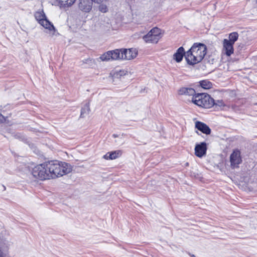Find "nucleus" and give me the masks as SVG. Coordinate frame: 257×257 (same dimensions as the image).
Instances as JSON below:
<instances>
[{
    "label": "nucleus",
    "instance_id": "obj_25",
    "mask_svg": "<svg viewBox=\"0 0 257 257\" xmlns=\"http://www.w3.org/2000/svg\"><path fill=\"white\" fill-rule=\"evenodd\" d=\"M98 10L100 12L103 13H105L107 12L108 10L107 6L104 4H101L99 6Z\"/></svg>",
    "mask_w": 257,
    "mask_h": 257
},
{
    "label": "nucleus",
    "instance_id": "obj_19",
    "mask_svg": "<svg viewBox=\"0 0 257 257\" xmlns=\"http://www.w3.org/2000/svg\"><path fill=\"white\" fill-rule=\"evenodd\" d=\"M127 74V71L125 70H119L115 71L112 74V77L114 78H120L122 76H125Z\"/></svg>",
    "mask_w": 257,
    "mask_h": 257
},
{
    "label": "nucleus",
    "instance_id": "obj_16",
    "mask_svg": "<svg viewBox=\"0 0 257 257\" xmlns=\"http://www.w3.org/2000/svg\"><path fill=\"white\" fill-rule=\"evenodd\" d=\"M184 49L182 47H180L177 50V52L174 54V59L177 62H180L182 61L183 56H185Z\"/></svg>",
    "mask_w": 257,
    "mask_h": 257
},
{
    "label": "nucleus",
    "instance_id": "obj_17",
    "mask_svg": "<svg viewBox=\"0 0 257 257\" xmlns=\"http://www.w3.org/2000/svg\"><path fill=\"white\" fill-rule=\"evenodd\" d=\"M42 26L49 31L53 30L55 31V28L53 25L46 18L44 19L40 23H39Z\"/></svg>",
    "mask_w": 257,
    "mask_h": 257
},
{
    "label": "nucleus",
    "instance_id": "obj_6",
    "mask_svg": "<svg viewBox=\"0 0 257 257\" xmlns=\"http://www.w3.org/2000/svg\"><path fill=\"white\" fill-rule=\"evenodd\" d=\"M230 162L232 168H238L242 162L240 152L239 150H234L230 156Z\"/></svg>",
    "mask_w": 257,
    "mask_h": 257
},
{
    "label": "nucleus",
    "instance_id": "obj_8",
    "mask_svg": "<svg viewBox=\"0 0 257 257\" xmlns=\"http://www.w3.org/2000/svg\"><path fill=\"white\" fill-rule=\"evenodd\" d=\"M93 2L92 0H79V9L83 12L88 13L92 9Z\"/></svg>",
    "mask_w": 257,
    "mask_h": 257
},
{
    "label": "nucleus",
    "instance_id": "obj_10",
    "mask_svg": "<svg viewBox=\"0 0 257 257\" xmlns=\"http://www.w3.org/2000/svg\"><path fill=\"white\" fill-rule=\"evenodd\" d=\"M207 145L205 142L201 143L200 144H197L195 147V155L201 158L206 153Z\"/></svg>",
    "mask_w": 257,
    "mask_h": 257
},
{
    "label": "nucleus",
    "instance_id": "obj_5",
    "mask_svg": "<svg viewBox=\"0 0 257 257\" xmlns=\"http://www.w3.org/2000/svg\"><path fill=\"white\" fill-rule=\"evenodd\" d=\"M161 31L160 29L154 28L143 37V40L146 43H157L161 37Z\"/></svg>",
    "mask_w": 257,
    "mask_h": 257
},
{
    "label": "nucleus",
    "instance_id": "obj_4",
    "mask_svg": "<svg viewBox=\"0 0 257 257\" xmlns=\"http://www.w3.org/2000/svg\"><path fill=\"white\" fill-rule=\"evenodd\" d=\"M192 101L199 106L209 108L213 106L215 103L210 96L205 93H200L192 97Z\"/></svg>",
    "mask_w": 257,
    "mask_h": 257
},
{
    "label": "nucleus",
    "instance_id": "obj_18",
    "mask_svg": "<svg viewBox=\"0 0 257 257\" xmlns=\"http://www.w3.org/2000/svg\"><path fill=\"white\" fill-rule=\"evenodd\" d=\"M111 60H116L121 59V49H115L110 51Z\"/></svg>",
    "mask_w": 257,
    "mask_h": 257
},
{
    "label": "nucleus",
    "instance_id": "obj_11",
    "mask_svg": "<svg viewBox=\"0 0 257 257\" xmlns=\"http://www.w3.org/2000/svg\"><path fill=\"white\" fill-rule=\"evenodd\" d=\"M233 44H231L227 39H224L223 41V51L227 56H230L233 53Z\"/></svg>",
    "mask_w": 257,
    "mask_h": 257
},
{
    "label": "nucleus",
    "instance_id": "obj_14",
    "mask_svg": "<svg viewBox=\"0 0 257 257\" xmlns=\"http://www.w3.org/2000/svg\"><path fill=\"white\" fill-rule=\"evenodd\" d=\"M179 94L180 95H186L195 96V91L192 88L182 87L179 90Z\"/></svg>",
    "mask_w": 257,
    "mask_h": 257
},
{
    "label": "nucleus",
    "instance_id": "obj_7",
    "mask_svg": "<svg viewBox=\"0 0 257 257\" xmlns=\"http://www.w3.org/2000/svg\"><path fill=\"white\" fill-rule=\"evenodd\" d=\"M137 55V53L133 49H121V60H131L135 58Z\"/></svg>",
    "mask_w": 257,
    "mask_h": 257
},
{
    "label": "nucleus",
    "instance_id": "obj_27",
    "mask_svg": "<svg viewBox=\"0 0 257 257\" xmlns=\"http://www.w3.org/2000/svg\"><path fill=\"white\" fill-rule=\"evenodd\" d=\"M218 102H219V104H218L219 105H222L223 104V102L222 101H218Z\"/></svg>",
    "mask_w": 257,
    "mask_h": 257
},
{
    "label": "nucleus",
    "instance_id": "obj_2",
    "mask_svg": "<svg viewBox=\"0 0 257 257\" xmlns=\"http://www.w3.org/2000/svg\"><path fill=\"white\" fill-rule=\"evenodd\" d=\"M48 168L50 170L51 179L61 177L72 170V167L70 164L58 161L48 162Z\"/></svg>",
    "mask_w": 257,
    "mask_h": 257
},
{
    "label": "nucleus",
    "instance_id": "obj_9",
    "mask_svg": "<svg viewBox=\"0 0 257 257\" xmlns=\"http://www.w3.org/2000/svg\"><path fill=\"white\" fill-rule=\"evenodd\" d=\"M8 241L0 238V257H10Z\"/></svg>",
    "mask_w": 257,
    "mask_h": 257
},
{
    "label": "nucleus",
    "instance_id": "obj_3",
    "mask_svg": "<svg viewBox=\"0 0 257 257\" xmlns=\"http://www.w3.org/2000/svg\"><path fill=\"white\" fill-rule=\"evenodd\" d=\"M48 167V162L38 165L33 168L32 174L34 177L41 180L51 179L50 172Z\"/></svg>",
    "mask_w": 257,
    "mask_h": 257
},
{
    "label": "nucleus",
    "instance_id": "obj_28",
    "mask_svg": "<svg viewBox=\"0 0 257 257\" xmlns=\"http://www.w3.org/2000/svg\"><path fill=\"white\" fill-rule=\"evenodd\" d=\"M113 136L114 138L116 137V136L115 135H114H114H113Z\"/></svg>",
    "mask_w": 257,
    "mask_h": 257
},
{
    "label": "nucleus",
    "instance_id": "obj_15",
    "mask_svg": "<svg viewBox=\"0 0 257 257\" xmlns=\"http://www.w3.org/2000/svg\"><path fill=\"white\" fill-rule=\"evenodd\" d=\"M61 8H67L73 5L76 0H56Z\"/></svg>",
    "mask_w": 257,
    "mask_h": 257
},
{
    "label": "nucleus",
    "instance_id": "obj_26",
    "mask_svg": "<svg viewBox=\"0 0 257 257\" xmlns=\"http://www.w3.org/2000/svg\"><path fill=\"white\" fill-rule=\"evenodd\" d=\"M6 119L4 115L0 113V122H3Z\"/></svg>",
    "mask_w": 257,
    "mask_h": 257
},
{
    "label": "nucleus",
    "instance_id": "obj_23",
    "mask_svg": "<svg viewBox=\"0 0 257 257\" xmlns=\"http://www.w3.org/2000/svg\"><path fill=\"white\" fill-rule=\"evenodd\" d=\"M238 38V33L237 32H232L229 34V40H228V41H229L231 44H234L235 42L237 41Z\"/></svg>",
    "mask_w": 257,
    "mask_h": 257
},
{
    "label": "nucleus",
    "instance_id": "obj_20",
    "mask_svg": "<svg viewBox=\"0 0 257 257\" xmlns=\"http://www.w3.org/2000/svg\"><path fill=\"white\" fill-rule=\"evenodd\" d=\"M34 16L36 20L39 23H40V22L46 18V16L43 11L41 12H36Z\"/></svg>",
    "mask_w": 257,
    "mask_h": 257
},
{
    "label": "nucleus",
    "instance_id": "obj_12",
    "mask_svg": "<svg viewBox=\"0 0 257 257\" xmlns=\"http://www.w3.org/2000/svg\"><path fill=\"white\" fill-rule=\"evenodd\" d=\"M195 127L202 133L206 135H209L211 133V130L205 123L197 121L195 122Z\"/></svg>",
    "mask_w": 257,
    "mask_h": 257
},
{
    "label": "nucleus",
    "instance_id": "obj_22",
    "mask_svg": "<svg viewBox=\"0 0 257 257\" xmlns=\"http://www.w3.org/2000/svg\"><path fill=\"white\" fill-rule=\"evenodd\" d=\"M111 57L110 52L108 51L101 55L99 58L102 61H108L111 60Z\"/></svg>",
    "mask_w": 257,
    "mask_h": 257
},
{
    "label": "nucleus",
    "instance_id": "obj_13",
    "mask_svg": "<svg viewBox=\"0 0 257 257\" xmlns=\"http://www.w3.org/2000/svg\"><path fill=\"white\" fill-rule=\"evenodd\" d=\"M122 154L121 151H115L111 152H108L103 158L105 160H114L120 157Z\"/></svg>",
    "mask_w": 257,
    "mask_h": 257
},
{
    "label": "nucleus",
    "instance_id": "obj_29",
    "mask_svg": "<svg viewBox=\"0 0 257 257\" xmlns=\"http://www.w3.org/2000/svg\"><path fill=\"white\" fill-rule=\"evenodd\" d=\"M192 257H195V256L194 255H192Z\"/></svg>",
    "mask_w": 257,
    "mask_h": 257
},
{
    "label": "nucleus",
    "instance_id": "obj_1",
    "mask_svg": "<svg viewBox=\"0 0 257 257\" xmlns=\"http://www.w3.org/2000/svg\"><path fill=\"white\" fill-rule=\"evenodd\" d=\"M207 48L202 43H194L185 53V57L188 64L195 65L201 62L206 54Z\"/></svg>",
    "mask_w": 257,
    "mask_h": 257
},
{
    "label": "nucleus",
    "instance_id": "obj_21",
    "mask_svg": "<svg viewBox=\"0 0 257 257\" xmlns=\"http://www.w3.org/2000/svg\"><path fill=\"white\" fill-rule=\"evenodd\" d=\"M90 107L89 103H86L82 108L81 110L80 117H84L85 114H87L89 113Z\"/></svg>",
    "mask_w": 257,
    "mask_h": 257
},
{
    "label": "nucleus",
    "instance_id": "obj_24",
    "mask_svg": "<svg viewBox=\"0 0 257 257\" xmlns=\"http://www.w3.org/2000/svg\"><path fill=\"white\" fill-rule=\"evenodd\" d=\"M200 86L204 89H209L212 87V83L207 80H204L200 81Z\"/></svg>",
    "mask_w": 257,
    "mask_h": 257
}]
</instances>
